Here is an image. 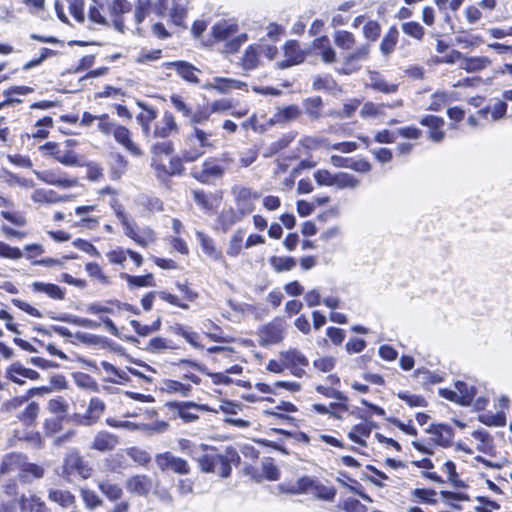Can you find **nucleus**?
Returning a JSON list of instances; mask_svg holds the SVG:
<instances>
[{
  "mask_svg": "<svg viewBox=\"0 0 512 512\" xmlns=\"http://www.w3.org/2000/svg\"><path fill=\"white\" fill-rule=\"evenodd\" d=\"M118 443L117 436L107 431H100L95 435L91 448L100 452H107L113 450Z\"/></svg>",
  "mask_w": 512,
  "mask_h": 512,
  "instance_id": "obj_22",
  "label": "nucleus"
},
{
  "mask_svg": "<svg viewBox=\"0 0 512 512\" xmlns=\"http://www.w3.org/2000/svg\"><path fill=\"white\" fill-rule=\"evenodd\" d=\"M185 1L186 0H170L171 3L169 15L176 25L181 24V21L186 14Z\"/></svg>",
  "mask_w": 512,
  "mask_h": 512,
  "instance_id": "obj_49",
  "label": "nucleus"
},
{
  "mask_svg": "<svg viewBox=\"0 0 512 512\" xmlns=\"http://www.w3.org/2000/svg\"><path fill=\"white\" fill-rule=\"evenodd\" d=\"M451 101L450 95L445 91H437L431 95L427 110L440 111L445 105Z\"/></svg>",
  "mask_w": 512,
  "mask_h": 512,
  "instance_id": "obj_46",
  "label": "nucleus"
},
{
  "mask_svg": "<svg viewBox=\"0 0 512 512\" xmlns=\"http://www.w3.org/2000/svg\"><path fill=\"white\" fill-rule=\"evenodd\" d=\"M178 132V125L172 113L165 112L161 121L155 124L154 137L166 138L172 133Z\"/></svg>",
  "mask_w": 512,
  "mask_h": 512,
  "instance_id": "obj_17",
  "label": "nucleus"
},
{
  "mask_svg": "<svg viewBox=\"0 0 512 512\" xmlns=\"http://www.w3.org/2000/svg\"><path fill=\"white\" fill-rule=\"evenodd\" d=\"M398 398L405 401L406 404L410 407H426L427 402L424 397L419 395H413L409 392H399L397 394Z\"/></svg>",
  "mask_w": 512,
  "mask_h": 512,
  "instance_id": "obj_59",
  "label": "nucleus"
},
{
  "mask_svg": "<svg viewBox=\"0 0 512 512\" xmlns=\"http://www.w3.org/2000/svg\"><path fill=\"white\" fill-rule=\"evenodd\" d=\"M260 49L257 45H250L242 56V67L246 70H252L260 64Z\"/></svg>",
  "mask_w": 512,
  "mask_h": 512,
  "instance_id": "obj_33",
  "label": "nucleus"
},
{
  "mask_svg": "<svg viewBox=\"0 0 512 512\" xmlns=\"http://www.w3.org/2000/svg\"><path fill=\"white\" fill-rule=\"evenodd\" d=\"M98 488L110 501H117L123 495L122 488L109 480L100 481Z\"/></svg>",
  "mask_w": 512,
  "mask_h": 512,
  "instance_id": "obj_39",
  "label": "nucleus"
},
{
  "mask_svg": "<svg viewBox=\"0 0 512 512\" xmlns=\"http://www.w3.org/2000/svg\"><path fill=\"white\" fill-rule=\"evenodd\" d=\"M245 85L246 84L244 82L238 80L216 77L214 78L213 83L207 85V88L215 89L220 93H228L232 89H239Z\"/></svg>",
  "mask_w": 512,
  "mask_h": 512,
  "instance_id": "obj_31",
  "label": "nucleus"
},
{
  "mask_svg": "<svg viewBox=\"0 0 512 512\" xmlns=\"http://www.w3.org/2000/svg\"><path fill=\"white\" fill-rule=\"evenodd\" d=\"M105 403L97 397L91 398L86 414L77 415L76 422L80 425L90 426L96 423L105 411Z\"/></svg>",
  "mask_w": 512,
  "mask_h": 512,
  "instance_id": "obj_12",
  "label": "nucleus"
},
{
  "mask_svg": "<svg viewBox=\"0 0 512 512\" xmlns=\"http://www.w3.org/2000/svg\"><path fill=\"white\" fill-rule=\"evenodd\" d=\"M312 493L317 499L325 501H333L336 496V490L334 487L325 486L317 480L312 489Z\"/></svg>",
  "mask_w": 512,
  "mask_h": 512,
  "instance_id": "obj_47",
  "label": "nucleus"
},
{
  "mask_svg": "<svg viewBox=\"0 0 512 512\" xmlns=\"http://www.w3.org/2000/svg\"><path fill=\"white\" fill-rule=\"evenodd\" d=\"M126 454L136 463L146 466L151 461L150 454L141 448L130 447L126 449Z\"/></svg>",
  "mask_w": 512,
  "mask_h": 512,
  "instance_id": "obj_53",
  "label": "nucleus"
},
{
  "mask_svg": "<svg viewBox=\"0 0 512 512\" xmlns=\"http://www.w3.org/2000/svg\"><path fill=\"white\" fill-rule=\"evenodd\" d=\"M398 41V30L396 27H390L380 44V51L383 55H390Z\"/></svg>",
  "mask_w": 512,
  "mask_h": 512,
  "instance_id": "obj_40",
  "label": "nucleus"
},
{
  "mask_svg": "<svg viewBox=\"0 0 512 512\" xmlns=\"http://www.w3.org/2000/svg\"><path fill=\"white\" fill-rule=\"evenodd\" d=\"M303 107L311 120H317L322 116L323 101L320 96L306 98L303 101Z\"/></svg>",
  "mask_w": 512,
  "mask_h": 512,
  "instance_id": "obj_32",
  "label": "nucleus"
},
{
  "mask_svg": "<svg viewBox=\"0 0 512 512\" xmlns=\"http://www.w3.org/2000/svg\"><path fill=\"white\" fill-rule=\"evenodd\" d=\"M212 133L194 126L192 132L187 134L181 155L185 162H194L203 156L206 150H213L216 145L211 139Z\"/></svg>",
  "mask_w": 512,
  "mask_h": 512,
  "instance_id": "obj_1",
  "label": "nucleus"
},
{
  "mask_svg": "<svg viewBox=\"0 0 512 512\" xmlns=\"http://www.w3.org/2000/svg\"><path fill=\"white\" fill-rule=\"evenodd\" d=\"M47 409L56 416L65 417L68 410V405L62 397H57L49 400Z\"/></svg>",
  "mask_w": 512,
  "mask_h": 512,
  "instance_id": "obj_55",
  "label": "nucleus"
},
{
  "mask_svg": "<svg viewBox=\"0 0 512 512\" xmlns=\"http://www.w3.org/2000/svg\"><path fill=\"white\" fill-rule=\"evenodd\" d=\"M23 256L22 251L5 242L0 241V257L17 260Z\"/></svg>",
  "mask_w": 512,
  "mask_h": 512,
  "instance_id": "obj_61",
  "label": "nucleus"
},
{
  "mask_svg": "<svg viewBox=\"0 0 512 512\" xmlns=\"http://www.w3.org/2000/svg\"><path fill=\"white\" fill-rule=\"evenodd\" d=\"M19 508L21 512H51L45 502L35 494L22 495L19 498Z\"/></svg>",
  "mask_w": 512,
  "mask_h": 512,
  "instance_id": "obj_20",
  "label": "nucleus"
},
{
  "mask_svg": "<svg viewBox=\"0 0 512 512\" xmlns=\"http://www.w3.org/2000/svg\"><path fill=\"white\" fill-rule=\"evenodd\" d=\"M151 8L150 0H137L135 4L134 17L137 24L142 23L148 15Z\"/></svg>",
  "mask_w": 512,
  "mask_h": 512,
  "instance_id": "obj_56",
  "label": "nucleus"
},
{
  "mask_svg": "<svg viewBox=\"0 0 512 512\" xmlns=\"http://www.w3.org/2000/svg\"><path fill=\"white\" fill-rule=\"evenodd\" d=\"M37 178L46 184L54 185L60 188H71L78 184L77 179L61 178L56 172L53 171H34Z\"/></svg>",
  "mask_w": 512,
  "mask_h": 512,
  "instance_id": "obj_19",
  "label": "nucleus"
},
{
  "mask_svg": "<svg viewBox=\"0 0 512 512\" xmlns=\"http://www.w3.org/2000/svg\"><path fill=\"white\" fill-rule=\"evenodd\" d=\"M243 238L244 231L242 229L236 230L233 236L231 237L229 246L227 248L228 255L236 257L240 254L242 249Z\"/></svg>",
  "mask_w": 512,
  "mask_h": 512,
  "instance_id": "obj_52",
  "label": "nucleus"
},
{
  "mask_svg": "<svg viewBox=\"0 0 512 512\" xmlns=\"http://www.w3.org/2000/svg\"><path fill=\"white\" fill-rule=\"evenodd\" d=\"M427 432L435 436V441L442 447H449L452 445L454 430L451 426L446 424H432Z\"/></svg>",
  "mask_w": 512,
  "mask_h": 512,
  "instance_id": "obj_16",
  "label": "nucleus"
},
{
  "mask_svg": "<svg viewBox=\"0 0 512 512\" xmlns=\"http://www.w3.org/2000/svg\"><path fill=\"white\" fill-rule=\"evenodd\" d=\"M371 434V426L366 423H359L351 429L348 433V437L351 441L361 445L366 446L367 443L362 437H369Z\"/></svg>",
  "mask_w": 512,
  "mask_h": 512,
  "instance_id": "obj_37",
  "label": "nucleus"
},
{
  "mask_svg": "<svg viewBox=\"0 0 512 512\" xmlns=\"http://www.w3.org/2000/svg\"><path fill=\"white\" fill-rule=\"evenodd\" d=\"M225 171L226 167L216 157H208L200 166L193 167L191 176L202 184H212L221 179Z\"/></svg>",
  "mask_w": 512,
  "mask_h": 512,
  "instance_id": "obj_2",
  "label": "nucleus"
},
{
  "mask_svg": "<svg viewBox=\"0 0 512 512\" xmlns=\"http://www.w3.org/2000/svg\"><path fill=\"white\" fill-rule=\"evenodd\" d=\"M183 161H185L183 159V156L172 157L169 161L168 168H166L164 165H162V169L164 170L165 174H167L169 176L181 175L184 171Z\"/></svg>",
  "mask_w": 512,
  "mask_h": 512,
  "instance_id": "obj_58",
  "label": "nucleus"
},
{
  "mask_svg": "<svg viewBox=\"0 0 512 512\" xmlns=\"http://www.w3.org/2000/svg\"><path fill=\"white\" fill-rule=\"evenodd\" d=\"M200 470L204 473L217 471V461H221V454H203L196 457Z\"/></svg>",
  "mask_w": 512,
  "mask_h": 512,
  "instance_id": "obj_35",
  "label": "nucleus"
},
{
  "mask_svg": "<svg viewBox=\"0 0 512 512\" xmlns=\"http://www.w3.org/2000/svg\"><path fill=\"white\" fill-rule=\"evenodd\" d=\"M345 512H367V508L357 499H347L340 506Z\"/></svg>",
  "mask_w": 512,
  "mask_h": 512,
  "instance_id": "obj_64",
  "label": "nucleus"
},
{
  "mask_svg": "<svg viewBox=\"0 0 512 512\" xmlns=\"http://www.w3.org/2000/svg\"><path fill=\"white\" fill-rule=\"evenodd\" d=\"M167 66L174 67L177 73L187 82L197 84L199 79L196 72H199L197 68L185 61L168 62Z\"/></svg>",
  "mask_w": 512,
  "mask_h": 512,
  "instance_id": "obj_26",
  "label": "nucleus"
},
{
  "mask_svg": "<svg viewBox=\"0 0 512 512\" xmlns=\"http://www.w3.org/2000/svg\"><path fill=\"white\" fill-rule=\"evenodd\" d=\"M121 224L124 234L141 247L145 248L156 240V234L150 227H144L139 230L136 223L130 219L121 222Z\"/></svg>",
  "mask_w": 512,
  "mask_h": 512,
  "instance_id": "obj_5",
  "label": "nucleus"
},
{
  "mask_svg": "<svg viewBox=\"0 0 512 512\" xmlns=\"http://www.w3.org/2000/svg\"><path fill=\"white\" fill-rule=\"evenodd\" d=\"M301 115V110L296 105L279 108L274 115L277 122H289L296 120Z\"/></svg>",
  "mask_w": 512,
  "mask_h": 512,
  "instance_id": "obj_45",
  "label": "nucleus"
},
{
  "mask_svg": "<svg viewBox=\"0 0 512 512\" xmlns=\"http://www.w3.org/2000/svg\"><path fill=\"white\" fill-rule=\"evenodd\" d=\"M95 208H96V206H94V205H86V206H78L75 209V213L77 215L83 216L81 219L82 225H84L88 228H92L93 226H95L98 223V220L96 218L86 217V215L88 213L94 211Z\"/></svg>",
  "mask_w": 512,
  "mask_h": 512,
  "instance_id": "obj_57",
  "label": "nucleus"
},
{
  "mask_svg": "<svg viewBox=\"0 0 512 512\" xmlns=\"http://www.w3.org/2000/svg\"><path fill=\"white\" fill-rule=\"evenodd\" d=\"M41 149L48 150L50 152V155L60 162L61 164L65 166H80L79 159L75 153L72 151H65L62 152L59 149V146L55 142H47L43 146H41Z\"/></svg>",
  "mask_w": 512,
  "mask_h": 512,
  "instance_id": "obj_14",
  "label": "nucleus"
},
{
  "mask_svg": "<svg viewBox=\"0 0 512 512\" xmlns=\"http://www.w3.org/2000/svg\"><path fill=\"white\" fill-rule=\"evenodd\" d=\"M282 358L291 366H307L308 359L298 350L290 349L281 353Z\"/></svg>",
  "mask_w": 512,
  "mask_h": 512,
  "instance_id": "obj_48",
  "label": "nucleus"
},
{
  "mask_svg": "<svg viewBox=\"0 0 512 512\" xmlns=\"http://www.w3.org/2000/svg\"><path fill=\"white\" fill-rule=\"evenodd\" d=\"M242 218L243 216H241V214H239L237 210L229 208L221 212V214L219 215V222L222 225L223 230L227 231L230 227H232Z\"/></svg>",
  "mask_w": 512,
  "mask_h": 512,
  "instance_id": "obj_44",
  "label": "nucleus"
},
{
  "mask_svg": "<svg viewBox=\"0 0 512 512\" xmlns=\"http://www.w3.org/2000/svg\"><path fill=\"white\" fill-rule=\"evenodd\" d=\"M335 80L330 76H318L315 77L312 83V87L314 90H326L331 91L336 87Z\"/></svg>",
  "mask_w": 512,
  "mask_h": 512,
  "instance_id": "obj_60",
  "label": "nucleus"
},
{
  "mask_svg": "<svg viewBox=\"0 0 512 512\" xmlns=\"http://www.w3.org/2000/svg\"><path fill=\"white\" fill-rule=\"evenodd\" d=\"M333 38L335 45L342 50H351L356 43L354 35L345 30L336 31Z\"/></svg>",
  "mask_w": 512,
  "mask_h": 512,
  "instance_id": "obj_41",
  "label": "nucleus"
},
{
  "mask_svg": "<svg viewBox=\"0 0 512 512\" xmlns=\"http://www.w3.org/2000/svg\"><path fill=\"white\" fill-rule=\"evenodd\" d=\"M334 186H336L339 189H345V188H356L359 186L360 181L356 177H354L352 174L345 173V172H339L335 174L334 179Z\"/></svg>",
  "mask_w": 512,
  "mask_h": 512,
  "instance_id": "obj_43",
  "label": "nucleus"
},
{
  "mask_svg": "<svg viewBox=\"0 0 512 512\" xmlns=\"http://www.w3.org/2000/svg\"><path fill=\"white\" fill-rule=\"evenodd\" d=\"M284 337V324L281 320L275 319L263 326L259 331V343L261 346L277 344Z\"/></svg>",
  "mask_w": 512,
  "mask_h": 512,
  "instance_id": "obj_7",
  "label": "nucleus"
},
{
  "mask_svg": "<svg viewBox=\"0 0 512 512\" xmlns=\"http://www.w3.org/2000/svg\"><path fill=\"white\" fill-rule=\"evenodd\" d=\"M45 475V468L36 463H31L25 460V465L23 466V471L20 475V482L22 484H30L35 480H40Z\"/></svg>",
  "mask_w": 512,
  "mask_h": 512,
  "instance_id": "obj_25",
  "label": "nucleus"
},
{
  "mask_svg": "<svg viewBox=\"0 0 512 512\" xmlns=\"http://www.w3.org/2000/svg\"><path fill=\"white\" fill-rule=\"evenodd\" d=\"M371 89L384 93L393 94L398 91V84L388 82L382 74L376 71L369 72V82L367 84Z\"/></svg>",
  "mask_w": 512,
  "mask_h": 512,
  "instance_id": "obj_18",
  "label": "nucleus"
},
{
  "mask_svg": "<svg viewBox=\"0 0 512 512\" xmlns=\"http://www.w3.org/2000/svg\"><path fill=\"white\" fill-rule=\"evenodd\" d=\"M270 263L277 272L290 271L296 266V261L292 257L274 256L271 258Z\"/></svg>",
  "mask_w": 512,
  "mask_h": 512,
  "instance_id": "obj_51",
  "label": "nucleus"
},
{
  "mask_svg": "<svg viewBox=\"0 0 512 512\" xmlns=\"http://www.w3.org/2000/svg\"><path fill=\"white\" fill-rule=\"evenodd\" d=\"M32 287L35 292L45 293L53 299L62 300L65 297L64 291L52 283L34 282Z\"/></svg>",
  "mask_w": 512,
  "mask_h": 512,
  "instance_id": "obj_38",
  "label": "nucleus"
},
{
  "mask_svg": "<svg viewBox=\"0 0 512 512\" xmlns=\"http://www.w3.org/2000/svg\"><path fill=\"white\" fill-rule=\"evenodd\" d=\"M238 26L228 21L216 23L212 28V34L216 40H225L237 32Z\"/></svg>",
  "mask_w": 512,
  "mask_h": 512,
  "instance_id": "obj_36",
  "label": "nucleus"
},
{
  "mask_svg": "<svg viewBox=\"0 0 512 512\" xmlns=\"http://www.w3.org/2000/svg\"><path fill=\"white\" fill-rule=\"evenodd\" d=\"M25 460H27V456L22 453L11 452L5 454L0 463V474L9 475L11 473H17L18 479L20 480Z\"/></svg>",
  "mask_w": 512,
  "mask_h": 512,
  "instance_id": "obj_9",
  "label": "nucleus"
},
{
  "mask_svg": "<svg viewBox=\"0 0 512 512\" xmlns=\"http://www.w3.org/2000/svg\"><path fill=\"white\" fill-rule=\"evenodd\" d=\"M455 389L458 392L460 405L468 406L472 403L476 395V389L474 386H470L462 381H457L455 383Z\"/></svg>",
  "mask_w": 512,
  "mask_h": 512,
  "instance_id": "obj_34",
  "label": "nucleus"
},
{
  "mask_svg": "<svg viewBox=\"0 0 512 512\" xmlns=\"http://www.w3.org/2000/svg\"><path fill=\"white\" fill-rule=\"evenodd\" d=\"M155 461L161 471L171 470L174 473L186 475L190 473L188 462L171 452H164L155 456Z\"/></svg>",
  "mask_w": 512,
  "mask_h": 512,
  "instance_id": "obj_6",
  "label": "nucleus"
},
{
  "mask_svg": "<svg viewBox=\"0 0 512 512\" xmlns=\"http://www.w3.org/2000/svg\"><path fill=\"white\" fill-rule=\"evenodd\" d=\"M39 413V405L36 402L29 403L17 418L26 426H31Z\"/></svg>",
  "mask_w": 512,
  "mask_h": 512,
  "instance_id": "obj_42",
  "label": "nucleus"
},
{
  "mask_svg": "<svg viewBox=\"0 0 512 512\" xmlns=\"http://www.w3.org/2000/svg\"><path fill=\"white\" fill-rule=\"evenodd\" d=\"M285 59L277 63L278 68L285 69L298 65L305 60V53L300 49L297 41L290 40L284 46Z\"/></svg>",
  "mask_w": 512,
  "mask_h": 512,
  "instance_id": "obj_11",
  "label": "nucleus"
},
{
  "mask_svg": "<svg viewBox=\"0 0 512 512\" xmlns=\"http://www.w3.org/2000/svg\"><path fill=\"white\" fill-rule=\"evenodd\" d=\"M240 461V456L233 448H227L225 454H221V461H217V471L222 478H228L231 475L232 464L237 465Z\"/></svg>",
  "mask_w": 512,
  "mask_h": 512,
  "instance_id": "obj_15",
  "label": "nucleus"
},
{
  "mask_svg": "<svg viewBox=\"0 0 512 512\" xmlns=\"http://www.w3.org/2000/svg\"><path fill=\"white\" fill-rule=\"evenodd\" d=\"M196 238L200 242L202 251L211 259L219 261L222 259V254L214 246V241L211 237L201 231H196Z\"/></svg>",
  "mask_w": 512,
  "mask_h": 512,
  "instance_id": "obj_29",
  "label": "nucleus"
},
{
  "mask_svg": "<svg viewBox=\"0 0 512 512\" xmlns=\"http://www.w3.org/2000/svg\"><path fill=\"white\" fill-rule=\"evenodd\" d=\"M370 54V44H364L353 51L346 53L342 59V66L336 71L342 75H350L361 69V62L366 61Z\"/></svg>",
  "mask_w": 512,
  "mask_h": 512,
  "instance_id": "obj_3",
  "label": "nucleus"
},
{
  "mask_svg": "<svg viewBox=\"0 0 512 512\" xmlns=\"http://www.w3.org/2000/svg\"><path fill=\"white\" fill-rule=\"evenodd\" d=\"M48 499L62 508H69L75 504V496L68 490L49 489Z\"/></svg>",
  "mask_w": 512,
  "mask_h": 512,
  "instance_id": "obj_28",
  "label": "nucleus"
},
{
  "mask_svg": "<svg viewBox=\"0 0 512 512\" xmlns=\"http://www.w3.org/2000/svg\"><path fill=\"white\" fill-rule=\"evenodd\" d=\"M444 119L435 115H426L421 118L420 124L429 128L428 137L433 142L439 143L445 138V133L442 130L444 126Z\"/></svg>",
  "mask_w": 512,
  "mask_h": 512,
  "instance_id": "obj_13",
  "label": "nucleus"
},
{
  "mask_svg": "<svg viewBox=\"0 0 512 512\" xmlns=\"http://www.w3.org/2000/svg\"><path fill=\"white\" fill-rule=\"evenodd\" d=\"M232 193L235 197L237 211L241 216L245 217L254 210L252 197L257 198L258 195L253 194L251 189L242 186H235L232 188Z\"/></svg>",
  "mask_w": 512,
  "mask_h": 512,
  "instance_id": "obj_8",
  "label": "nucleus"
},
{
  "mask_svg": "<svg viewBox=\"0 0 512 512\" xmlns=\"http://www.w3.org/2000/svg\"><path fill=\"white\" fill-rule=\"evenodd\" d=\"M123 279H125L130 286L135 287H152L155 286L153 282V275L147 274L143 276H133L129 274H122L121 276Z\"/></svg>",
  "mask_w": 512,
  "mask_h": 512,
  "instance_id": "obj_50",
  "label": "nucleus"
},
{
  "mask_svg": "<svg viewBox=\"0 0 512 512\" xmlns=\"http://www.w3.org/2000/svg\"><path fill=\"white\" fill-rule=\"evenodd\" d=\"M479 421L488 426H504L505 416L502 412H486L479 415Z\"/></svg>",
  "mask_w": 512,
  "mask_h": 512,
  "instance_id": "obj_54",
  "label": "nucleus"
},
{
  "mask_svg": "<svg viewBox=\"0 0 512 512\" xmlns=\"http://www.w3.org/2000/svg\"><path fill=\"white\" fill-rule=\"evenodd\" d=\"M313 46L319 51V55L324 63L331 64L336 61V52L327 36L316 38Z\"/></svg>",
  "mask_w": 512,
  "mask_h": 512,
  "instance_id": "obj_24",
  "label": "nucleus"
},
{
  "mask_svg": "<svg viewBox=\"0 0 512 512\" xmlns=\"http://www.w3.org/2000/svg\"><path fill=\"white\" fill-rule=\"evenodd\" d=\"M137 105L142 108V112L137 115L136 119L141 126L143 134L149 136L150 124L156 119L157 111L141 101H137Z\"/></svg>",
  "mask_w": 512,
  "mask_h": 512,
  "instance_id": "obj_23",
  "label": "nucleus"
},
{
  "mask_svg": "<svg viewBox=\"0 0 512 512\" xmlns=\"http://www.w3.org/2000/svg\"><path fill=\"white\" fill-rule=\"evenodd\" d=\"M172 408L178 411V415L185 422H193L199 417L197 414L191 412V409H200V406L193 402H174L169 404Z\"/></svg>",
  "mask_w": 512,
  "mask_h": 512,
  "instance_id": "obj_30",
  "label": "nucleus"
},
{
  "mask_svg": "<svg viewBox=\"0 0 512 512\" xmlns=\"http://www.w3.org/2000/svg\"><path fill=\"white\" fill-rule=\"evenodd\" d=\"M113 135L115 140L133 156L142 155L140 148L131 140L130 131L126 127L118 125L115 128Z\"/></svg>",
  "mask_w": 512,
  "mask_h": 512,
  "instance_id": "obj_21",
  "label": "nucleus"
},
{
  "mask_svg": "<svg viewBox=\"0 0 512 512\" xmlns=\"http://www.w3.org/2000/svg\"><path fill=\"white\" fill-rule=\"evenodd\" d=\"M125 487L131 494L146 497L153 488V481L148 475L137 474L126 480Z\"/></svg>",
  "mask_w": 512,
  "mask_h": 512,
  "instance_id": "obj_10",
  "label": "nucleus"
},
{
  "mask_svg": "<svg viewBox=\"0 0 512 512\" xmlns=\"http://www.w3.org/2000/svg\"><path fill=\"white\" fill-rule=\"evenodd\" d=\"M506 112V102L497 100L493 105L480 109L478 114L486 120H489L490 115L491 121H498L506 115Z\"/></svg>",
  "mask_w": 512,
  "mask_h": 512,
  "instance_id": "obj_27",
  "label": "nucleus"
},
{
  "mask_svg": "<svg viewBox=\"0 0 512 512\" xmlns=\"http://www.w3.org/2000/svg\"><path fill=\"white\" fill-rule=\"evenodd\" d=\"M92 469L88 462L78 452L69 453L63 463V474L66 477H78L87 479L91 476Z\"/></svg>",
  "mask_w": 512,
  "mask_h": 512,
  "instance_id": "obj_4",
  "label": "nucleus"
},
{
  "mask_svg": "<svg viewBox=\"0 0 512 512\" xmlns=\"http://www.w3.org/2000/svg\"><path fill=\"white\" fill-rule=\"evenodd\" d=\"M81 496H82V499H83L86 507L89 509H95L96 507H98L102 504V500L92 490L82 489Z\"/></svg>",
  "mask_w": 512,
  "mask_h": 512,
  "instance_id": "obj_62",
  "label": "nucleus"
},
{
  "mask_svg": "<svg viewBox=\"0 0 512 512\" xmlns=\"http://www.w3.org/2000/svg\"><path fill=\"white\" fill-rule=\"evenodd\" d=\"M131 5L127 0H113L109 6V12L112 16L118 17L129 12Z\"/></svg>",
  "mask_w": 512,
  "mask_h": 512,
  "instance_id": "obj_63",
  "label": "nucleus"
}]
</instances>
